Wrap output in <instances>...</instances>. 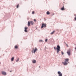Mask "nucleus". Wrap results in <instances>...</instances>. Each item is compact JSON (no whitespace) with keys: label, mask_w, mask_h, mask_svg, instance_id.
<instances>
[{"label":"nucleus","mask_w":76,"mask_h":76,"mask_svg":"<svg viewBox=\"0 0 76 76\" xmlns=\"http://www.w3.org/2000/svg\"><path fill=\"white\" fill-rule=\"evenodd\" d=\"M69 59L68 58H66L65 59V62H62V64H63L64 66H66V65H67V62H68L69 61Z\"/></svg>","instance_id":"nucleus-1"},{"label":"nucleus","mask_w":76,"mask_h":76,"mask_svg":"<svg viewBox=\"0 0 76 76\" xmlns=\"http://www.w3.org/2000/svg\"><path fill=\"white\" fill-rule=\"evenodd\" d=\"M38 51V49L37 48H33V50H31V52L32 53H34L35 54V52L36 51Z\"/></svg>","instance_id":"nucleus-2"},{"label":"nucleus","mask_w":76,"mask_h":76,"mask_svg":"<svg viewBox=\"0 0 76 76\" xmlns=\"http://www.w3.org/2000/svg\"><path fill=\"white\" fill-rule=\"evenodd\" d=\"M42 26H41V28H45L47 25H46V24H44V23H42Z\"/></svg>","instance_id":"nucleus-3"},{"label":"nucleus","mask_w":76,"mask_h":76,"mask_svg":"<svg viewBox=\"0 0 76 76\" xmlns=\"http://www.w3.org/2000/svg\"><path fill=\"white\" fill-rule=\"evenodd\" d=\"M70 52H71L70 49H69L67 50V53L69 56H70Z\"/></svg>","instance_id":"nucleus-4"},{"label":"nucleus","mask_w":76,"mask_h":76,"mask_svg":"<svg viewBox=\"0 0 76 76\" xmlns=\"http://www.w3.org/2000/svg\"><path fill=\"white\" fill-rule=\"evenodd\" d=\"M58 76H62V73H61V72L59 71L58 72Z\"/></svg>","instance_id":"nucleus-5"},{"label":"nucleus","mask_w":76,"mask_h":76,"mask_svg":"<svg viewBox=\"0 0 76 76\" xmlns=\"http://www.w3.org/2000/svg\"><path fill=\"white\" fill-rule=\"evenodd\" d=\"M57 50H60V47L59 45H57V48H56Z\"/></svg>","instance_id":"nucleus-6"},{"label":"nucleus","mask_w":76,"mask_h":76,"mask_svg":"<svg viewBox=\"0 0 76 76\" xmlns=\"http://www.w3.org/2000/svg\"><path fill=\"white\" fill-rule=\"evenodd\" d=\"M27 29H28L27 27H25V31L26 32H28V31H27Z\"/></svg>","instance_id":"nucleus-7"},{"label":"nucleus","mask_w":76,"mask_h":76,"mask_svg":"<svg viewBox=\"0 0 76 76\" xmlns=\"http://www.w3.org/2000/svg\"><path fill=\"white\" fill-rule=\"evenodd\" d=\"M2 75H6V73L4 72H2Z\"/></svg>","instance_id":"nucleus-8"},{"label":"nucleus","mask_w":76,"mask_h":76,"mask_svg":"<svg viewBox=\"0 0 76 76\" xmlns=\"http://www.w3.org/2000/svg\"><path fill=\"white\" fill-rule=\"evenodd\" d=\"M30 23L32 25H34V22L33 21H30Z\"/></svg>","instance_id":"nucleus-9"},{"label":"nucleus","mask_w":76,"mask_h":76,"mask_svg":"<svg viewBox=\"0 0 76 76\" xmlns=\"http://www.w3.org/2000/svg\"><path fill=\"white\" fill-rule=\"evenodd\" d=\"M61 10H65L64 9V6L61 8Z\"/></svg>","instance_id":"nucleus-10"},{"label":"nucleus","mask_w":76,"mask_h":76,"mask_svg":"<svg viewBox=\"0 0 76 76\" xmlns=\"http://www.w3.org/2000/svg\"><path fill=\"white\" fill-rule=\"evenodd\" d=\"M32 62L33 63H36V61L35 60H33L32 61Z\"/></svg>","instance_id":"nucleus-11"},{"label":"nucleus","mask_w":76,"mask_h":76,"mask_svg":"<svg viewBox=\"0 0 76 76\" xmlns=\"http://www.w3.org/2000/svg\"><path fill=\"white\" fill-rule=\"evenodd\" d=\"M31 25V23L29 21L28 22V26H29Z\"/></svg>","instance_id":"nucleus-12"},{"label":"nucleus","mask_w":76,"mask_h":76,"mask_svg":"<svg viewBox=\"0 0 76 76\" xmlns=\"http://www.w3.org/2000/svg\"><path fill=\"white\" fill-rule=\"evenodd\" d=\"M14 57H12V58H11V60L12 61H13L14 60Z\"/></svg>","instance_id":"nucleus-13"},{"label":"nucleus","mask_w":76,"mask_h":76,"mask_svg":"<svg viewBox=\"0 0 76 76\" xmlns=\"http://www.w3.org/2000/svg\"><path fill=\"white\" fill-rule=\"evenodd\" d=\"M15 48L16 49H17V48H18V46L17 45H16L15 46Z\"/></svg>","instance_id":"nucleus-14"},{"label":"nucleus","mask_w":76,"mask_h":76,"mask_svg":"<svg viewBox=\"0 0 76 76\" xmlns=\"http://www.w3.org/2000/svg\"><path fill=\"white\" fill-rule=\"evenodd\" d=\"M47 15H50V12H49V11H48L47 12Z\"/></svg>","instance_id":"nucleus-15"},{"label":"nucleus","mask_w":76,"mask_h":76,"mask_svg":"<svg viewBox=\"0 0 76 76\" xmlns=\"http://www.w3.org/2000/svg\"><path fill=\"white\" fill-rule=\"evenodd\" d=\"M19 61V58H18L17 60L16 61V62H18V61Z\"/></svg>","instance_id":"nucleus-16"},{"label":"nucleus","mask_w":76,"mask_h":76,"mask_svg":"<svg viewBox=\"0 0 76 76\" xmlns=\"http://www.w3.org/2000/svg\"><path fill=\"white\" fill-rule=\"evenodd\" d=\"M55 32V31H53L50 34L51 35H53L54 33V32Z\"/></svg>","instance_id":"nucleus-17"},{"label":"nucleus","mask_w":76,"mask_h":76,"mask_svg":"<svg viewBox=\"0 0 76 76\" xmlns=\"http://www.w3.org/2000/svg\"><path fill=\"white\" fill-rule=\"evenodd\" d=\"M59 51H60V50H57V53H59Z\"/></svg>","instance_id":"nucleus-18"},{"label":"nucleus","mask_w":76,"mask_h":76,"mask_svg":"<svg viewBox=\"0 0 76 76\" xmlns=\"http://www.w3.org/2000/svg\"><path fill=\"white\" fill-rule=\"evenodd\" d=\"M18 7H19V4L17 5V8H18Z\"/></svg>","instance_id":"nucleus-19"},{"label":"nucleus","mask_w":76,"mask_h":76,"mask_svg":"<svg viewBox=\"0 0 76 76\" xmlns=\"http://www.w3.org/2000/svg\"><path fill=\"white\" fill-rule=\"evenodd\" d=\"M43 41L42 40H39V42H42Z\"/></svg>","instance_id":"nucleus-20"},{"label":"nucleus","mask_w":76,"mask_h":76,"mask_svg":"<svg viewBox=\"0 0 76 76\" xmlns=\"http://www.w3.org/2000/svg\"><path fill=\"white\" fill-rule=\"evenodd\" d=\"M34 13H35V12H34V11H33L32 12V14H34Z\"/></svg>","instance_id":"nucleus-21"},{"label":"nucleus","mask_w":76,"mask_h":76,"mask_svg":"<svg viewBox=\"0 0 76 76\" xmlns=\"http://www.w3.org/2000/svg\"><path fill=\"white\" fill-rule=\"evenodd\" d=\"M48 40V39H46L45 40V42H47V41Z\"/></svg>","instance_id":"nucleus-22"},{"label":"nucleus","mask_w":76,"mask_h":76,"mask_svg":"<svg viewBox=\"0 0 76 76\" xmlns=\"http://www.w3.org/2000/svg\"><path fill=\"white\" fill-rule=\"evenodd\" d=\"M61 53H62V55L63 54H64V53H63V52H61Z\"/></svg>","instance_id":"nucleus-23"},{"label":"nucleus","mask_w":76,"mask_h":76,"mask_svg":"<svg viewBox=\"0 0 76 76\" xmlns=\"http://www.w3.org/2000/svg\"><path fill=\"white\" fill-rule=\"evenodd\" d=\"M54 48L55 50H56V47H54Z\"/></svg>","instance_id":"nucleus-24"},{"label":"nucleus","mask_w":76,"mask_h":76,"mask_svg":"<svg viewBox=\"0 0 76 76\" xmlns=\"http://www.w3.org/2000/svg\"><path fill=\"white\" fill-rule=\"evenodd\" d=\"M74 19L76 21V17Z\"/></svg>","instance_id":"nucleus-25"},{"label":"nucleus","mask_w":76,"mask_h":76,"mask_svg":"<svg viewBox=\"0 0 76 76\" xmlns=\"http://www.w3.org/2000/svg\"><path fill=\"white\" fill-rule=\"evenodd\" d=\"M34 21L35 22V21H36V19H34Z\"/></svg>","instance_id":"nucleus-26"},{"label":"nucleus","mask_w":76,"mask_h":76,"mask_svg":"<svg viewBox=\"0 0 76 76\" xmlns=\"http://www.w3.org/2000/svg\"><path fill=\"white\" fill-rule=\"evenodd\" d=\"M75 50H76V48H75Z\"/></svg>","instance_id":"nucleus-27"},{"label":"nucleus","mask_w":76,"mask_h":76,"mask_svg":"<svg viewBox=\"0 0 76 76\" xmlns=\"http://www.w3.org/2000/svg\"><path fill=\"white\" fill-rule=\"evenodd\" d=\"M12 72L11 71H10V72Z\"/></svg>","instance_id":"nucleus-28"}]
</instances>
